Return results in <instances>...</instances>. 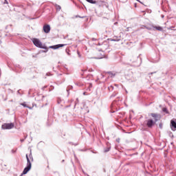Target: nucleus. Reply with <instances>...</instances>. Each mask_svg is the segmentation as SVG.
<instances>
[{
	"label": "nucleus",
	"instance_id": "nucleus-1",
	"mask_svg": "<svg viewBox=\"0 0 176 176\" xmlns=\"http://www.w3.org/2000/svg\"><path fill=\"white\" fill-rule=\"evenodd\" d=\"M150 116H151V117L153 118L154 120L149 118L144 121V124L146 126V127H148V129H152L153 126L156 124V122H157L158 120L157 118H159V114L151 113Z\"/></svg>",
	"mask_w": 176,
	"mask_h": 176
},
{
	"label": "nucleus",
	"instance_id": "nucleus-2",
	"mask_svg": "<svg viewBox=\"0 0 176 176\" xmlns=\"http://www.w3.org/2000/svg\"><path fill=\"white\" fill-rule=\"evenodd\" d=\"M26 159H27V167H25L23 171V174H27V173H28V171H30L31 170V166L32 162H34V157H32V153L30 150V153L29 154H26Z\"/></svg>",
	"mask_w": 176,
	"mask_h": 176
},
{
	"label": "nucleus",
	"instance_id": "nucleus-3",
	"mask_svg": "<svg viewBox=\"0 0 176 176\" xmlns=\"http://www.w3.org/2000/svg\"><path fill=\"white\" fill-rule=\"evenodd\" d=\"M32 42H33L34 45L36 46V47H40V49H46V47H45V45L43 44H42V42H41V41H39V39L34 38L32 40Z\"/></svg>",
	"mask_w": 176,
	"mask_h": 176
},
{
	"label": "nucleus",
	"instance_id": "nucleus-4",
	"mask_svg": "<svg viewBox=\"0 0 176 176\" xmlns=\"http://www.w3.org/2000/svg\"><path fill=\"white\" fill-rule=\"evenodd\" d=\"M14 127V124L13 123H5L1 126L3 130H10Z\"/></svg>",
	"mask_w": 176,
	"mask_h": 176
},
{
	"label": "nucleus",
	"instance_id": "nucleus-5",
	"mask_svg": "<svg viewBox=\"0 0 176 176\" xmlns=\"http://www.w3.org/2000/svg\"><path fill=\"white\" fill-rule=\"evenodd\" d=\"M64 46H67V44H58L56 45L50 46V49H60V47H64Z\"/></svg>",
	"mask_w": 176,
	"mask_h": 176
},
{
	"label": "nucleus",
	"instance_id": "nucleus-6",
	"mask_svg": "<svg viewBox=\"0 0 176 176\" xmlns=\"http://www.w3.org/2000/svg\"><path fill=\"white\" fill-rule=\"evenodd\" d=\"M43 30L45 34H49L50 32V25H45L43 28Z\"/></svg>",
	"mask_w": 176,
	"mask_h": 176
},
{
	"label": "nucleus",
	"instance_id": "nucleus-7",
	"mask_svg": "<svg viewBox=\"0 0 176 176\" xmlns=\"http://www.w3.org/2000/svg\"><path fill=\"white\" fill-rule=\"evenodd\" d=\"M170 126L172 127V130L175 131L176 130V122L174 120L170 121Z\"/></svg>",
	"mask_w": 176,
	"mask_h": 176
},
{
	"label": "nucleus",
	"instance_id": "nucleus-8",
	"mask_svg": "<svg viewBox=\"0 0 176 176\" xmlns=\"http://www.w3.org/2000/svg\"><path fill=\"white\" fill-rule=\"evenodd\" d=\"M120 39V37L114 36L113 37V38L111 39V41H112L113 42H118V41H119Z\"/></svg>",
	"mask_w": 176,
	"mask_h": 176
},
{
	"label": "nucleus",
	"instance_id": "nucleus-9",
	"mask_svg": "<svg viewBox=\"0 0 176 176\" xmlns=\"http://www.w3.org/2000/svg\"><path fill=\"white\" fill-rule=\"evenodd\" d=\"M153 28L157 31H163V28L161 26H153Z\"/></svg>",
	"mask_w": 176,
	"mask_h": 176
},
{
	"label": "nucleus",
	"instance_id": "nucleus-10",
	"mask_svg": "<svg viewBox=\"0 0 176 176\" xmlns=\"http://www.w3.org/2000/svg\"><path fill=\"white\" fill-rule=\"evenodd\" d=\"M36 101H41V100H43V96L38 95L37 97H36Z\"/></svg>",
	"mask_w": 176,
	"mask_h": 176
},
{
	"label": "nucleus",
	"instance_id": "nucleus-11",
	"mask_svg": "<svg viewBox=\"0 0 176 176\" xmlns=\"http://www.w3.org/2000/svg\"><path fill=\"white\" fill-rule=\"evenodd\" d=\"M55 8L56 9V10H61V6H60L59 5H55Z\"/></svg>",
	"mask_w": 176,
	"mask_h": 176
},
{
	"label": "nucleus",
	"instance_id": "nucleus-12",
	"mask_svg": "<svg viewBox=\"0 0 176 176\" xmlns=\"http://www.w3.org/2000/svg\"><path fill=\"white\" fill-rule=\"evenodd\" d=\"M89 3H97V1L93 0H87Z\"/></svg>",
	"mask_w": 176,
	"mask_h": 176
},
{
	"label": "nucleus",
	"instance_id": "nucleus-13",
	"mask_svg": "<svg viewBox=\"0 0 176 176\" xmlns=\"http://www.w3.org/2000/svg\"><path fill=\"white\" fill-rule=\"evenodd\" d=\"M21 105H22V107H24L25 108H28V106L27 105V103H25V102L21 103Z\"/></svg>",
	"mask_w": 176,
	"mask_h": 176
},
{
	"label": "nucleus",
	"instance_id": "nucleus-14",
	"mask_svg": "<svg viewBox=\"0 0 176 176\" xmlns=\"http://www.w3.org/2000/svg\"><path fill=\"white\" fill-rule=\"evenodd\" d=\"M159 127H160V129H163V124L162 123H160L159 124Z\"/></svg>",
	"mask_w": 176,
	"mask_h": 176
},
{
	"label": "nucleus",
	"instance_id": "nucleus-15",
	"mask_svg": "<svg viewBox=\"0 0 176 176\" xmlns=\"http://www.w3.org/2000/svg\"><path fill=\"white\" fill-rule=\"evenodd\" d=\"M104 152H109V148H107V149L104 150Z\"/></svg>",
	"mask_w": 176,
	"mask_h": 176
},
{
	"label": "nucleus",
	"instance_id": "nucleus-16",
	"mask_svg": "<svg viewBox=\"0 0 176 176\" xmlns=\"http://www.w3.org/2000/svg\"><path fill=\"white\" fill-rule=\"evenodd\" d=\"M92 41H97V38H92Z\"/></svg>",
	"mask_w": 176,
	"mask_h": 176
},
{
	"label": "nucleus",
	"instance_id": "nucleus-17",
	"mask_svg": "<svg viewBox=\"0 0 176 176\" xmlns=\"http://www.w3.org/2000/svg\"><path fill=\"white\" fill-rule=\"evenodd\" d=\"M163 111H164V112H165V111H166V109H163Z\"/></svg>",
	"mask_w": 176,
	"mask_h": 176
},
{
	"label": "nucleus",
	"instance_id": "nucleus-18",
	"mask_svg": "<svg viewBox=\"0 0 176 176\" xmlns=\"http://www.w3.org/2000/svg\"><path fill=\"white\" fill-rule=\"evenodd\" d=\"M136 1H138V2H140V1H139V0H136Z\"/></svg>",
	"mask_w": 176,
	"mask_h": 176
}]
</instances>
